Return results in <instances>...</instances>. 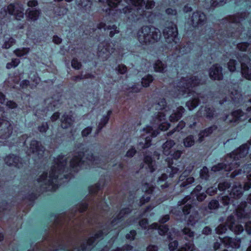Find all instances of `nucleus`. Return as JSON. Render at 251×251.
Returning <instances> with one entry per match:
<instances>
[{
  "instance_id": "obj_1",
  "label": "nucleus",
  "mask_w": 251,
  "mask_h": 251,
  "mask_svg": "<svg viewBox=\"0 0 251 251\" xmlns=\"http://www.w3.org/2000/svg\"><path fill=\"white\" fill-rule=\"evenodd\" d=\"M84 153L78 152L70 161L69 166H67V158L64 156L59 155L54 160V165L48 176V173H43L37 179L38 185L46 191H55L59 184L58 178L59 175L69 169H72L74 172L77 171L82 163V160Z\"/></svg>"
},
{
  "instance_id": "obj_2",
  "label": "nucleus",
  "mask_w": 251,
  "mask_h": 251,
  "mask_svg": "<svg viewBox=\"0 0 251 251\" xmlns=\"http://www.w3.org/2000/svg\"><path fill=\"white\" fill-rule=\"evenodd\" d=\"M203 82L201 78L198 76L187 75L186 77H183L176 83V86L174 88L173 95L175 97L180 98L181 96H184L185 94H192L193 97L186 102V105L189 110H192L196 108L200 102H206V99L201 94L190 92V88L202 84Z\"/></svg>"
},
{
  "instance_id": "obj_3",
  "label": "nucleus",
  "mask_w": 251,
  "mask_h": 251,
  "mask_svg": "<svg viewBox=\"0 0 251 251\" xmlns=\"http://www.w3.org/2000/svg\"><path fill=\"white\" fill-rule=\"evenodd\" d=\"M161 37L160 30L152 26H143L137 32V39L142 45H150L158 42Z\"/></svg>"
},
{
  "instance_id": "obj_4",
  "label": "nucleus",
  "mask_w": 251,
  "mask_h": 251,
  "mask_svg": "<svg viewBox=\"0 0 251 251\" xmlns=\"http://www.w3.org/2000/svg\"><path fill=\"white\" fill-rule=\"evenodd\" d=\"M106 2L109 7L112 8L124 6L122 9H118L120 13H123L125 14L132 12V8H131L130 5L134 6L139 13L142 14L143 13V6L145 4L143 0H106Z\"/></svg>"
},
{
  "instance_id": "obj_5",
  "label": "nucleus",
  "mask_w": 251,
  "mask_h": 251,
  "mask_svg": "<svg viewBox=\"0 0 251 251\" xmlns=\"http://www.w3.org/2000/svg\"><path fill=\"white\" fill-rule=\"evenodd\" d=\"M248 153V149L247 146H241L225 157L226 166L230 167V171L237 168L240 164V159L245 157Z\"/></svg>"
},
{
  "instance_id": "obj_6",
  "label": "nucleus",
  "mask_w": 251,
  "mask_h": 251,
  "mask_svg": "<svg viewBox=\"0 0 251 251\" xmlns=\"http://www.w3.org/2000/svg\"><path fill=\"white\" fill-rule=\"evenodd\" d=\"M24 8L23 4L20 2H15L8 5L7 7H4L1 9L0 16L2 18H4L7 13L10 15H14L17 20H21L24 18Z\"/></svg>"
},
{
  "instance_id": "obj_7",
  "label": "nucleus",
  "mask_w": 251,
  "mask_h": 251,
  "mask_svg": "<svg viewBox=\"0 0 251 251\" xmlns=\"http://www.w3.org/2000/svg\"><path fill=\"white\" fill-rule=\"evenodd\" d=\"M227 227L236 234L241 233L244 230L243 227L241 225L235 224L234 217L232 215L228 217L226 225H220L215 229L216 232L219 234L225 233L227 230Z\"/></svg>"
},
{
  "instance_id": "obj_8",
  "label": "nucleus",
  "mask_w": 251,
  "mask_h": 251,
  "mask_svg": "<svg viewBox=\"0 0 251 251\" xmlns=\"http://www.w3.org/2000/svg\"><path fill=\"white\" fill-rule=\"evenodd\" d=\"M158 134V132L153 130L151 126L144 128L139 141V146L141 149L149 148L151 145V138L156 136Z\"/></svg>"
},
{
  "instance_id": "obj_9",
  "label": "nucleus",
  "mask_w": 251,
  "mask_h": 251,
  "mask_svg": "<svg viewBox=\"0 0 251 251\" xmlns=\"http://www.w3.org/2000/svg\"><path fill=\"white\" fill-rule=\"evenodd\" d=\"M44 151L45 149L40 142L32 140L27 146L26 153L28 155H32V157L37 160L43 156Z\"/></svg>"
},
{
  "instance_id": "obj_10",
  "label": "nucleus",
  "mask_w": 251,
  "mask_h": 251,
  "mask_svg": "<svg viewBox=\"0 0 251 251\" xmlns=\"http://www.w3.org/2000/svg\"><path fill=\"white\" fill-rule=\"evenodd\" d=\"M177 29L175 24L172 22H167L165 24V26L163 31V34L166 39V41L168 43L175 42L177 35Z\"/></svg>"
},
{
  "instance_id": "obj_11",
  "label": "nucleus",
  "mask_w": 251,
  "mask_h": 251,
  "mask_svg": "<svg viewBox=\"0 0 251 251\" xmlns=\"http://www.w3.org/2000/svg\"><path fill=\"white\" fill-rule=\"evenodd\" d=\"M13 127L11 123L2 118H0V139H7L13 133Z\"/></svg>"
},
{
  "instance_id": "obj_12",
  "label": "nucleus",
  "mask_w": 251,
  "mask_h": 251,
  "mask_svg": "<svg viewBox=\"0 0 251 251\" xmlns=\"http://www.w3.org/2000/svg\"><path fill=\"white\" fill-rule=\"evenodd\" d=\"M241 64V73L246 78L251 79V63L249 57L243 54L238 58Z\"/></svg>"
},
{
  "instance_id": "obj_13",
  "label": "nucleus",
  "mask_w": 251,
  "mask_h": 251,
  "mask_svg": "<svg viewBox=\"0 0 251 251\" xmlns=\"http://www.w3.org/2000/svg\"><path fill=\"white\" fill-rule=\"evenodd\" d=\"M114 50L115 49L108 42H101L98 46V54L103 60H106Z\"/></svg>"
},
{
  "instance_id": "obj_14",
  "label": "nucleus",
  "mask_w": 251,
  "mask_h": 251,
  "mask_svg": "<svg viewBox=\"0 0 251 251\" xmlns=\"http://www.w3.org/2000/svg\"><path fill=\"white\" fill-rule=\"evenodd\" d=\"M104 233L100 230L97 232L94 236L91 237L87 241L81 243L80 249L77 251H84V250H91L95 242L102 238Z\"/></svg>"
},
{
  "instance_id": "obj_15",
  "label": "nucleus",
  "mask_w": 251,
  "mask_h": 251,
  "mask_svg": "<svg viewBox=\"0 0 251 251\" xmlns=\"http://www.w3.org/2000/svg\"><path fill=\"white\" fill-rule=\"evenodd\" d=\"M199 117H205L208 119L211 120L216 116L215 108L209 105L205 106H201L197 113Z\"/></svg>"
},
{
  "instance_id": "obj_16",
  "label": "nucleus",
  "mask_w": 251,
  "mask_h": 251,
  "mask_svg": "<svg viewBox=\"0 0 251 251\" xmlns=\"http://www.w3.org/2000/svg\"><path fill=\"white\" fill-rule=\"evenodd\" d=\"M5 163L8 166H14L21 168L23 166L24 162L22 159L14 154H10L4 159Z\"/></svg>"
},
{
  "instance_id": "obj_17",
  "label": "nucleus",
  "mask_w": 251,
  "mask_h": 251,
  "mask_svg": "<svg viewBox=\"0 0 251 251\" xmlns=\"http://www.w3.org/2000/svg\"><path fill=\"white\" fill-rule=\"evenodd\" d=\"M191 21L193 27L203 25L206 21L205 15L202 12L196 11L193 13Z\"/></svg>"
},
{
  "instance_id": "obj_18",
  "label": "nucleus",
  "mask_w": 251,
  "mask_h": 251,
  "mask_svg": "<svg viewBox=\"0 0 251 251\" xmlns=\"http://www.w3.org/2000/svg\"><path fill=\"white\" fill-rule=\"evenodd\" d=\"M193 167L190 166L188 167V169H187L181 176H180L179 177V183L180 187L189 188L190 187L191 185L194 182V178L192 176L186 177L185 174H186V172L188 171V173H190Z\"/></svg>"
},
{
  "instance_id": "obj_19",
  "label": "nucleus",
  "mask_w": 251,
  "mask_h": 251,
  "mask_svg": "<svg viewBox=\"0 0 251 251\" xmlns=\"http://www.w3.org/2000/svg\"><path fill=\"white\" fill-rule=\"evenodd\" d=\"M86 159L90 163L97 165L105 164L109 162V158L106 156H94L91 152H88L86 154Z\"/></svg>"
},
{
  "instance_id": "obj_20",
  "label": "nucleus",
  "mask_w": 251,
  "mask_h": 251,
  "mask_svg": "<svg viewBox=\"0 0 251 251\" xmlns=\"http://www.w3.org/2000/svg\"><path fill=\"white\" fill-rule=\"evenodd\" d=\"M209 76L213 80H222L223 78L222 67L219 64L213 65L209 70Z\"/></svg>"
},
{
  "instance_id": "obj_21",
  "label": "nucleus",
  "mask_w": 251,
  "mask_h": 251,
  "mask_svg": "<svg viewBox=\"0 0 251 251\" xmlns=\"http://www.w3.org/2000/svg\"><path fill=\"white\" fill-rule=\"evenodd\" d=\"M46 103L48 104V110H53L61 103V95L59 93L54 94L51 98L46 100Z\"/></svg>"
},
{
  "instance_id": "obj_22",
  "label": "nucleus",
  "mask_w": 251,
  "mask_h": 251,
  "mask_svg": "<svg viewBox=\"0 0 251 251\" xmlns=\"http://www.w3.org/2000/svg\"><path fill=\"white\" fill-rule=\"evenodd\" d=\"M97 28L99 29L103 28L104 30H110L109 36L111 38L120 32L119 29L115 25H106L105 23L101 22L97 25Z\"/></svg>"
},
{
  "instance_id": "obj_23",
  "label": "nucleus",
  "mask_w": 251,
  "mask_h": 251,
  "mask_svg": "<svg viewBox=\"0 0 251 251\" xmlns=\"http://www.w3.org/2000/svg\"><path fill=\"white\" fill-rule=\"evenodd\" d=\"M75 122L74 117L70 114H64L61 118V126L64 129L71 127Z\"/></svg>"
},
{
  "instance_id": "obj_24",
  "label": "nucleus",
  "mask_w": 251,
  "mask_h": 251,
  "mask_svg": "<svg viewBox=\"0 0 251 251\" xmlns=\"http://www.w3.org/2000/svg\"><path fill=\"white\" fill-rule=\"evenodd\" d=\"M247 17V14L246 12L238 13L235 15L229 16L227 18V20L229 23L237 24L245 19Z\"/></svg>"
},
{
  "instance_id": "obj_25",
  "label": "nucleus",
  "mask_w": 251,
  "mask_h": 251,
  "mask_svg": "<svg viewBox=\"0 0 251 251\" xmlns=\"http://www.w3.org/2000/svg\"><path fill=\"white\" fill-rule=\"evenodd\" d=\"M175 145V142L174 140H167L162 146L163 153L167 156L171 154L173 152V147Z\"/></svg>"
},
{
  "instance_id": "obj_26",
  "label": "nucleus",
  "mask_w": 251,
  "mask_h": 251,
  "mask_svg": "<svg viewBox=\"0 0 251 251\" xmlns=\"http://www.w3.org/2000/svg\"><path fill=\"white\" fill-rule=\"evenodd\" d=\"M244 112L240 109H238L233 111L231 113V119H229L227 123L229 124L236 123L239 120H242V117L244 116Z\"/></svg>"
},
{
  "instance_id": "obj_27",
  "label": "nucleus",
  "mask_w": 251,
  "mask_h": 251,
  "mask_svg": "<svg viewBox=\"0 0 251 251\" xmlns=\"http://www.w3.org/2000/svg\"><path fill=\"white\" fill-rule=\"evenodd\" d=\"M27 18L33 21H36L41 14V10L36 8H28L25 12Z\"/></svg>"
},
{
  "instance_id": "obj_28",
  "label": "nucleus",
  "mask_w": 251,
  "mask_h": 251,
  "mask_svg": "<svg viewBox=\"0 0 251 251\" xmlns=\"http://www.w3.org/2000/svg\"><path fill=\"white\" fill-rule=\"evenodd\" d=\"M223 242L228 247L233 249H238L240 245V240L232 239L229 237L224 238Z\"/></svg>"
},
{
  "instance_id": "obj_29",
  "label": "nucleus",
  "mask_w": 251,
  "mask_h": 251,
  "mask_svg": "<svg viewBox=\"0 0 251 251\" xmlns=\"http://www.w3.org/2000/svg\"><path fill=\"white\" fill-rule=\"evenodd\" d=\"M185 111V110L183 107L179 106L177 108L176 110L170 115V120L173 122L177 121L182 117Z\"/></svg>"
},
{
  "instance_id": "obj_30",
  "label": "nucleus",
  "mask_w": 251,
  "mask_h": 251,
  "mask_svg": "<svg viewBox=\"0 0 251 251\" xmlns=\"http://www.w3.org/2000/svg\"><path fill=\"white\" fill-rule=\"evenodd\" d=\"M166 115L162 111L155 113L152 118L151 123L153 125H158L162 121H165Z\"/></svg>"
},
{
  "instance_id": "obj_31",
  "label": "nucleus",
  "mask_w": 251,
  "mask_h": 251,
  "mask_svg": "<svg viewBox=\"0 0 251 251\" xmlns=\"http://www.w3.org/2000/svg\"><path fill=\"white\" fill-rule=\"evenodd\" d=\"M76 2L80 9L84 11H89L92 5L90 0H76Z\"/></svg>"
},
{
  "instance_id": "obj_32",
  "label": "nucleus",
  "mask_w": 251,
  "mask_h": 251,
  "mask_svg": "<svg viewBox=\"0 0 251 251\" xmlns=\"http://www.w3.org/2000/svg\"><path fill=\"white\" fill-rule=\"evenodd\" d=\"M243 191L242 190V187L240 184L238 185H234L233 186L232 190L230 193V196L235 199L239 198L242 196Z\"/></svg>"
},
{
  "instance_id": "obj_33",
  "label": "nucleus",
  "mask_w": 251,
  "mask_h": 251,
  "mask_svg": "<svg viewBox=\"0 0 251 251\" xmlns=\"http://www.w3.org/2000/svg\"><path fill=\"white\" fill-rule=\"evenodd\" d=\"M230 97L235 103H240L242 101V95L236 90H232L230 92Z\"/></svg>"
},
{
  "instance_id": "obj_34",
  "label": "nucleus",
  "mask_w": 251,
  "mask_h": 251,
  "mask_svg": "<svg viewBox=\"0 0 251 251\" xmlns=\"http://www.w3.org/2000/svg\"><path fill=\"white\" fill-rule=\"evenodd\" d=\"M112 113L111 110L108 111L106 115H104L101 119L98 127L97 134L101 130V129L106 125L108 123L110 115Z\"/></svg>"
},
{
  "instance_id": "obj_35",
  "label": "nucleus",
  "mask_w": 251,
  "mask_h": 251,
  "mask_svg": "<svg viewBox=\"0 0 251 251\" xmlns=\"http://www.w3.org/2000/svg\"><path fill=\"white\" fill-rule=\"evenodd\" d=\"M131 210L129 208L123 209L120 213L115 217L111 222L112 225H115L118 223V221L121 220L125 215L130 213Z\"/></svg>"
},
{
  "instance_id": "obj_36",
  "label": "nucleus",
  "mask_w": 251,
  "mask_h": 251,
  "mask_svg": "<svg viewBox=\"0 0 251 251\" xmlns=\"http://www.w3.org/2000/svg\"><path fill=\"white\" fill-rule=\"evenodd\" d=\"M217 126L213 125L201 131L199 133V140L200 141V142H201L202 141V138L205 136H208L209 135L211 134L213 132V131L217 129Z\"/></svg>"
},
{
  "instance_id": "obj_37",
  "label": "nucleus",
  "mask_w": 251,
  "mask_h": 251,
  "mask_svg": "<svg viewBox=\"0 0 251 251\" xmlns=\"http://www.w3.org/2000/svg\"><path fill=\"white\" fill-rule=\"evenodd\" d=\"M144 162L147 165L150 172H153L156 169L155 162L152 158L148 155L144 157Z\"/></svg>"
},
{
  "instance_id": "obj_38",
  "label": "nucleus",
  "mask_w": 251,
  "mask_h": 251,
  "mask_svg": "<svg viewBox=\"0 0 251 251\" xmlns=\"http://www.w3.org/2000/svg\"><path fill=\"white\" fill-rule=\"evenodd\" d=\"M166 67V64L159 60H157L153 64V68L156 72L164 73Z\"/></svg>"
},
{
  "instance_id": "obj_39",
  "label": "nucleus",
  "mask_w": 251,
  "mask_h": 251,
  "mask_svg": "<svg viewBox=\"0 0 251 251\" xmlns=\"http://www.w3.org/2000/svg\"><path fill=\"white\" fill-rule=\"evenodd\" d=\"M150 227L151 228H155V229L157 228L158 230V233L161 235H163L165 234V233H166L169 230V228L167 226H166V225L159 226L157 223H154V224L151 225L150 226Z\"/></svg>"
},
{
  "instance_id": "obj_40",
  "label": "nucleus",
  "mask_w": 251,
  "mask_h": 251,
  "mask_svg": "<svg viewBox=\"0 0 251 251\" xmlns=\"http://www.w3.org/2000/svg\"><path fill=\"white\" fill-rule=\"evenodd\" d=\"M222 170H225L226 171H230V167L226 166L225 161L223 163H218L211 168V171L215 172L220 171Z\"/></svg>"
},
{
  "instance_id": "obj_41",
  "label": "nucleus",
  "mask_w": 251,
  "mask_h": 251,
  "mask_svg": "<svg viewBox=\"0 0 251 251\" xmlns=\"http://www.w3.org/2000/svg\"><path fill=\"white\" fill-rule=\"evenodd\" d=\"M144 2V5L143 6V13L142 14H140L139 13L138 10L136 9V8L133 6L134 8V10H136L137 11V14L140 15H144V12H145V8L146 9H150L153 8L155 6V2L153 0H148L146 3L145 0H143ZM133 9H132V10Z\"/></svg>"
},
{
  "instance_id": "obj_42",
  "label": "nucleus",
  "mask_w": 251,
  "mask_h": 251,
  "mask_svg": "<svg viewBox=\"0 0 251 251\" xmlns=\"http://www.w3.org/2000/svg\"><path fill=\"white\" fill-rule=\"evenodd\" d=\"M205 2L210 4V7L222 6L226 2V0H205Z\"/></svg>"
},
{
  "instance_id": "obj_43",
  "label": "nucleus",
  "mask_w": 251,
  "mask_h": 251,
  "mask_svg": "<svg viewBox=\"0 0 251 251\" xmlns=\"http://www.w3.org/2000/svg\"><path fill=\"white\" fill-rule=\"evenodd\" d=\"M16 43V40L12 37H9L8 38H5L4 41V43L2 46V48L5 49H9Z\"/></svg>"
},
{
  "instance_id": "obj_44",
  "label": "nucleus",
  "mask_w": 251,
  "mask_h": 251,
  "mask_svg": "<svg viewBox=\"0 0 251 251\" xmlns=\"http://www.w3.org/2000/svg\"><path fill=\"white\" fill-rule=\"evenodd\" d=\"M167 178V176L165 174H162L161 176L158 177L157 180V185L162 189H164L168 186L167 183L164 182Z\"/></svg>"
},
{
  "instance_id": "obj_45",
  "label": "nucleus",
  "mask_w": 251,
  "mask_h": 251,
  "mask_svg": "<svg viewBox=\"0 0 251 251\" xmlns=\"http://www.w3.org/2000/svg\"><path fill=\"white\" fill-rule=\"evenodd\" d=\"M195 144V139L193 135H189L183 139L184 146L186 148H189Z\"/></svg>"
},
{
  "instance_id": "obj_46",
  "label": "nucleus",
  "mask_w": 251,
  "mask_h": 251,
  "mask_svg": "<svg viewBox=\"0 0 251 251\" xmlns=\"http://www.w3.org/2000/svg\"><path fill=\"white\" fill-rule=\"evenodd\" d=\"M29 51V48H23L21 49H17L14 50V53L18 57H22L26 55Z\"/></svg>"
},
{
  "instance_id": "obj_47",
  "label": "nucleus",
  "mask_w": 251,
  "mask_h": 251,
  "mask_svg": "<svg viewBox=\"0 0 251 251\" xmlns=\"http://www.w3.org/2000/svg\"><path fill=\"white\" fill-rule=\"evenodd\" d=\"M153 78L152 75H148L142 79V84L144 87H148L153 81Z\"/></svg>"
},
{
  "instance_id": "obj_48",
  "label": "nucleus",
  "mask_w": 251,
  "mask_h": 251,
  "mask_svg": "<svg viewBox=\"0 0 251 251\" xmlns=\"http://www.w3.org/2000/svg\"><path fill=\"white\" fill-rule=\"evenodd\" d=\"M20 63V60L18 58H13L10 62L6 64V68L7 69H10L12 68H16Z\"/></svg>"
},
{
  "instance_id": "obj_49",
  "label": "nucleus",
  "mask_w": 251,
  "mask_h": 251,
  "mask_svg": "<svg viewBox=\"0 0 251 251\" xmlns=\"http://www.w3.org/2000/svg\"><path fill=\"white\" fill-rule=\"evenodd\" d=\"M185 126V123L181 121H180L178 124L177 125V126L174 128L171 131H169L167 133V135L168 136H171L176 131H179L180 130H181Z\"/></svg>"
},
{
  "instance_id": "obj_50",
  "label": "nucleus",
  "mask_w": 251,
  "mask_h": 251,
  "mask_svg": "<svg viewBox=\"0 0 251 251\" xmlns=\"http://www.w3.org/2000/svg\"><path fill=\"white\" fill-rule=\"evenodd\" d=\"M182 232L183 234L186 236L185 237V239H187V238L189 237L190 239L193 238L194 237L195 233L192 231L188 227H184L182 230Z\"/></svg>"
},
{
  "instance_id": "obj_51",
  "label": "nucleus",
  "mask_w": 251,
  "mask_h": 251,
  "mask_svg": "<svg viewBox=\"0 0 251 251\" xmlns=\"http://www.w3.org/2000/svg\"><path fill=\"white\" fill-rule=\"evenodd\" d=\"M219 205L220 204L218 201L213 200L209 202L208 207L210 210H215L219 208Z\"/></svg>"
},
{
  "instance_id": "obj_52",
  "label": "nucleus",
  "mask_w": 251,
  "mask_h": 251,
  "mask_svg": "<svg viewBox=\"0 0 251 251\" xmlns=\"http://www.w3.org/2000/svg\"><path fill=\"white\" fill-rule=\"evenodd\" d=\"M200 176L202 179L207 180L209 178L208 169L207 167H204L201 171Z\"/></svg>"
},
{
  "instance_id": "obj_53",
  "label": "nucleus",
  "mask_w": 251,
  "mask_h": 251,
  "mask_svg": "<svg viewBox=\"0 0 251 251\" xmlns=\"http://www.w3.org/2000/svg\"><path fill=\"white\" fill-rule=\"evenodd\" d=\"M230 186V184L227 181H224L220 183L218 185V188L220 191H224L226 189L229 188Z\"/></svg>"
},
{
  "instance_id": "obj_54",
  "label": "nucleus",
  "mask_w": 251,
  "mask_h": 251,
  "mask_svg": "<svg viewBox=\"0 0 251 251\" xmlns=\"http://www.w3.org/2000/svg\"><path fill=\"white\" fill-rule=\"evenodd\" d=\"M166 105V102L164 99H160L157 103L155 104V108L159 110H162L165 108Z\"/></svg>"
},
{
  "instance_id": "obj_55",
  "label": "nucleus",
  "mask_w": 251,
  "mask_h": 251,
  "mask_svg": "<svg viewBox=\"0 0 251 251\" xmlns=\"http://www.w3.org/2000/svg\"><path fill=\"white\" fill-rule=\"evenodd\" d=\"M116 71L120 74H125L127 72V67L124 64L118 65L115 69Z\"/></svg>"
},
{
  "instance_id": "obj_56",
  "label": "nucleus",
  "mask_w": 251,
  "mask_h": 251,
  "mask_svg": "<svg viewBox=\"0 0 251 251\" xmlns=\"http://www.w3.org/2000/svg\"><path fill=\"white\" fill-rule=\"evenodd\" d=\"M249 44L247 42H242L238 43L237 45V48L240 51H246L248 48Z\"/></svg>"
},
{
  "instance_id": "obj_57",
  "label": "nucleus",
  "mask_w": 251,
  "mask_h": 251,
  "mask_svg": "<svg viewBox=\"0 0 251 251\" xmlns=\"http://www.w3.org/2000/svg\"><path fill=\"white\" fill-rule=\"evenodd\" d=\"M236 60L230 59L227 63V67L230 72H234L235 70Z\"/></svg>"
},
{
  "instance_id": "obj_58",
  "label": "nucleus",
  "mask_w": 251,
  "mask_h": 251,
  "mask_svg": "<svg viewBox=\"0 0 251 251\" xmlns=\"http://www.w3.org/2000/svg\"><path fill=\"white\" fill-rule=\"evenodd\" d=\"M101 185L100 183H98L94 185L89 187V192L92 194H94L100 189Z\"/></svg>"
},
{
  "instance_id": "obj_59",
  "label": "nucleus",
  "mask_w": 251,
  "mask_h": 251,
  "mask_svg": "<svg viewBox=\"0 0 251 251\" xmlns=\"http://www.w3.org/2000/svg\"><path fill=\"white\" fill-rule=\"evenodd\" d=\"M72 66L75 69L79 70L81 67V64L76 59H73L71 62Z\"/></svg>"
},
{
  "instance_id": "obj_60",
  "label": "nucleus",
  "mask_w": 251,
  "mask_h": 251,
  "mask_svg": "<svg viewBox=\"0 0 251 251\" xmlns=\"http://www.w3.org/2000/svg\"><path fill=\"white\" fill-rule=\"evenodd\" d=\"M157 126H159V128L161 130H166L169 128L170 125L167 122L162 121V122L160 123V124Z\"/></svg>"
},
{
  "instance_id": "obj_61",
  "label": "nucleus",
  "mask_w": 251,
  "mask_h": 251,
  "mask_svg": "<svg viewBox=\"0 0 251 251\" xmlns=\"http://www.w3.org/2000/svg\"><path fill=\"white\" fill-rule=\"evenodd\" d=\"M92 130V127L91 126H88L84 128L81 131V135L82 137H87L88 135H89Z\"/></svg>"
},
{
  "instance_id": "obj_62",
  "label": "nucleus",
  "mask_w": 251,
  "mask_h": 251,
  "mask_svg": "<svg viewBox=\"0 0 251 251\" xmlns=\"http://www.w3.org/2000/svg\"><path fill=\"white\" fill-rule=\"evenodd\" d=\"M49 126L47 123H43L42 125L38 126V130L40 132H46L48 129Z\"/></svg>"
},
{
  "instance_id": "obj_63",
  "label": "nucleus",
  "mask_w": 251,
  "mask_h": 251,
  "mask_svg": "<svg viewBox=\"0 0 251 251\" xmlns=\"http://www.w3.org/2000/svg\"><path fill=\"white\" fill-rule=\"evenodd\" d=\"M251 187V174L248 178V181L246 182L244 185V190H248Z\"/></svg>"
},
{
  "instance_id": "obj_64",
  "label": "nucleus",
  "mask_w": 251,
  "mask_h": 251,
  "mask_svg": "<svg viewBox=\"0 0 251 251\" xmlns=\"http://www.w3.org/2000/svg\"><path fill=\"white\" fill-rule=\"evenodd\" d=\"M246 111L251 113V99H249L245 103Z\"/></svg>"
}]
</instances>
